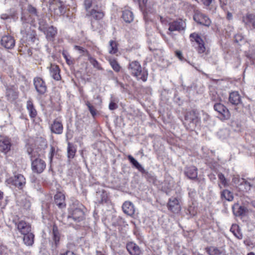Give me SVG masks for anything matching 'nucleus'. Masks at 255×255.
Here are the masks:
<instances>
[{"instance_id": "20e7f679", "label": "nucleus", "mask_w": 255, "mask_h": 255, "mask_svg": "<svg viewBox=\"0 0 255 255\" xmlns=\"http://www.w3.org/2000/svg\"><path fill=\"white\" fill-rule=\"evenodd\" d=\"M46 2L49 3V9H53L56 15H62L66 12V7L64 2L60 0H47Z\"/></svg>"}, {"instance_id": "7c9ffc66", "label": "nucleus", "mask_w": 255, "mask_h": 255, "mask_svg": "<svg viewBox=\"0 0 255 255\" xmlns=\"http://www.w3.org/2000/svg\"><path fill=\"white\" fill-rule=\"evenodd\" d=\"M84 4L86 10L90 8L95 7L97 4H101L100 0H84Z\"/></svg>"}, {"instance_id": "338daca9", "label": "nucleus", "mask_w": 255, "mask_h": 255, "mask_svg": "<svg viewBox=\"0 0 255 255\" xmlns=\"http://www.w3.org/2000/svg\"><path fill=\"white\" fill-rule=\"evenodd\" d=\"M176 57L182 61L184 60V58L180 51H176Z\"/></svg>"}, {"instance_id": "2f4dec72", "label": "nucleus", "mask_w": 255, "mask_h": 255, "mask_svg": "<svg viewBox=\"0 0 255 255\" xmlns=\"http://www.w3.org/2000/svg\"><path fill=\"white\" fill-rule=\"evenodd\" d=\"M221 198L222 199H225L228 201H231L234 199V196L233 193L229 190L225 189L221 193Z\"/></svg>"}, {"instance_id": "37998d69", "label": "nucleus", "mask_w": 255, "mask_h": 255, "mask_svg": "<svg viewBox=\"0 0 255 255\" xmlns=\"http://www.w3.org/2000/svg\"><path fill=\"white\" fill-rule=\"evenodd\" d=\"M239 226L235 225H233L230 229V231L234 234V235L239 239H242L243 235L239 231Z\"/></svg>"}, {"instance_id": "dca6fc26", "label": "nucleus", "mask_w": 255, "mask_h": 255, "mask_svg": "<svg viewBox=\"0 0 255 255\" xmlns=\"http://www.w3.org/2000/svg\"><path fill=\"white\" fill-rule=\"evenodd\" d=\"M10 140L8 137H3L0 139V151L6 154L11 148Z\"/></svg>"}, {"instance_id": "c85d7f7f", "label": "nucleus", "mask_w": 255, "mask_h": 255, "mask_svg": "<svg viewBox=\"0 0 255 255\" xmlns=\"http://www.w3.org/2000/svg\"><path fill=\"white\" fill-rule=\"evenodd\" d=\"M26 107L29 112L30 117L32 118H35L37 115V112L31 100H28L27 102Z\"/></svg>"}, {"instance_id": "412c9836", "label": "nucleus", "mask_w": 255, "mask_h": 255, "mask_svg": "<svg viewBox=\"0 0 255 255\" xmlns=\"http://www.w3.org/2000/svg\"><path fill=\"white\" fill-rule=\"evenodd\" d=\"M229 101L233 105H238L241 103V96L238 92H232L230 94Z\"/></svg>"}, {"instance_id": "6e6d98bb", "label": "nucleus", "mask_w": 255, "mask_h": 255, "mask_svg": "<svg viewBox=\"0 0 255 255\" xmlns=\"http://www.w3.org/2000/svg\"><path fill=\"white\" fill-rule=\"evenodd\" d=\"M27 10L30 14L38 17L39 15L37 14V9L34 7L32 5H29Z\"/></svg>"}, {"instance_id": "9b49d317", "label": "nucleus", "mask_w": 255, "mask_h": 255, "mask_svg": "<svg viewBox=\"0 0 255 255\" xmlns=\"http://www.w3.org/2000/svg\"><path fill=\"white\" fill-rule=\"evenodd\" d=\"M60 239V234L58 228L56 225H54L52 227V240L51 248L52 250H56L58 247Z\"/></svg>"}, {"instance_id": "f03ea898", "label": "nucleus", "mask_w": 255, "mask_h": 255, "mask_svg": "<svg viewBox=\"0 0 255 255\" xmlns=\"http://www.w3.org/2000/svg\"><path fill=\"white\" fill-rule=\"evenodd\" d=\"M200 123L199 114L195 111H191L186 114L183 124L187 129L193 130Z\"/></svg>"}, {"instance_id": "e433bc0d", "label": "nucleus", "mask_w": 255, "mask_h": 255, "mask_svg": "<svg viewBox=\"0 0 255 255\" xmlns=\"http://www.w3.org/2000/svg\"><path fill=\"white\" fill-rule=\"evenodd\" d=\"M109 44V53L111 54H116L118 51V44L117 42L114 40H111Z\"/></svg>"}, {"instance_id": "f704fd0d", "label": "nucleus", "mask_w": 255, "mask_h": 255, "mask_svg": "<svg viewBox=\"0 0 255 255\" xmlns=\"http://www.w3.org/2000/svg\"><path fill=\"white\" fill-rule=\"evenodd\" d=\"M255 186L253 184L246 181L245 179L244 182L242 183L241 185L240 186L239 189L243 192H248L250 190L251 187Z\"/></svg>"}, {"instance_id": "72a5a7b5", "label": "nucleus", "mask_w": 255, "mask_h": 255, "mask_svg": "<svg viewBox=\"0 0 255 255\" xmlns=\"http://www.w3.org/2000/svg\"><path fill=\"white\" fill-rule=\"evenodd\" d=\"M207 252L210 255H226L225 252L216 248L210 247L207 250Z\"/></svg>"}, {"instance_id": "8fccbe9b", "label": "nucleus", "mask_w": 255, "mask_h": 255, "mask_svg": "<svg viewBox=\"0 0 255 255\" xmlns=\"http://www.w3.org/2000/svg\"><path fill=\"white\" fill-rule=\"evenodd\" d=\"M244 178H240L239 176H234L232 179L233 183L238 188L241 185L243 182H244Z\"/></svg>"}, {"instance_id": "6ab92c4d", "label": "nucleus", "mask_w": 255, "mask_h": 255, "mask_svg": "<svg viewBox=\"0 0 255 255\" xmlns=\"http://www.w3.org/2000/svg\"><path fill=\"white\" fill-rule=\"evenodd\" d=\"M232 210L235 216L240 217L245 215L247 208L245 206H241L238 203H236L232 206Z\"/></svg>"}, {"instance_id": "3c124183", "label": "nucleus", "mask_w": 255, "mask_h": 255, "mask_svg": "<svg viewBox=\"0 0 255 255\" xmlns=\"http://www.w3.org/2000/svg\"><path fill=\"white\" fill-rule=\"evenodd\" d=\"M86 105L88 107V109L93 117L95 118V117L97 115V111L95 109V108L88 101L86 102Z\"/></svg>"}, {"instance_id": "4d7b16f0", "label": "nucleus", "mask_w": 255, "mask_h": 255, "mask_svg": "<svg viewBox=\"0 0 255 255\" xmlns=\"http://www.w3.org/2000/svg\"><path fill=\"white\" fill-rule=\"evenodd\" d=\"M188 195L189 196L192 198L194 199L196 196V191L193 188H189L188 189Z\"/></svg>"}, {"instance_id": "680f3d73", "label": "nucleus", "mask_w": 255, "mask_h": 255, "mask_svg": "<svg viewBox=\"0 0 255 255\" xmlns=\"http://www.w3.org/2000/svg\"><path fill=\"white\" fill-rule=\"evenodd\" d=\"M196 181H197L198 184H199V187H200L201 188V189H203V188L205 187V182L204 179H200V180L198 179H197Z\"/></svg>"}, {"instance_id": "ddd939ff", "label": "nucleus", "mask_w": 255, "mask_h": 255, "mask_svg": "<svg viewBox=\"0 0 255 255\" xmlns=\"http://www.w3.org/2000/svg\"><path fill=\"white\" fill-rule=\"evenodd\" d=\"M15 226L21 234H25L31 232L30 225L24 221L20 220L15 223Z\"/></svg>"}, {"instance_id": "9d476101", "label": "nucleus", "mask_w": 255, "mask_h": 255, "mask_svg": "<svg viewBox=\"0 0 255 255\" xmlns=\"http://www.w3.org/2000/svg\"><path fill=\"white\" fill-rule=\"evenodd\" d=\"M33 84L37 92L40 95L44 94L47 90V87L44 80L40 77H35Z\"/></svg>"}, {"instance_id": "4468645a", "label": "nucleus", "mask_w": 255, "mask_h": 255, "mask_svg": "<svg viewBox=\"0 0 255 255\" xmlns=\"http://www.w3.org/2000/svg\"><path fill=\"white\" fill-rule=\"evenodd\" d=\"M242 21L246 27L255 29V14L247 13L242 17Z\"/></svg>"}, {"instance_id": "864d4df0", "label": "nucleus", "mask_w": 255, "mask_h": 255, "mask_svg": "<svg viewBox=\"0 0 255 255\" xmlns=\"http://www.w3.org/2000/svg\"><path fill=\"white\" fill-rule=\"evenodd\" d=\"M211 99L216 103H220L221 101V97L216 92H214L211 94Z\"/></svg>"}, {"instance_id": "6e6552de", "label": "nucleus", "mask_w": 255, "mask_h": 255, "mask_svg": "<svg viewBox=\"0 0 255 255\" xmlns=\"http://www.w3.org/2000/svg\"><path fill=\"white\" fill-rule=\"evenodd\" d=\"M214 110L220 115L222 120H226L230 118V113L228 109L223 104L220 103H215L214 105Z\"/></svg>"}, {"instance_id": "1a4fd4ad", "label": "nucleus", "mask_w": 255, "mask_h": 255, "mask_svg": "<svg viewBox=\"0 0 255 255\" xmlns=\"http://www.w3.org/2000/svg\"><path fill=\"white\" fill-rule=\"evenodd\" d=\"M193 19L198 23L204 26H209L211 23V21L207 15L198 11L195 12Z\"/></svg>"}, {"instance_id": "aec40b11", "label": "nucleus", "mask_w": 255, "mask_h": 255, "mask_svg": "<svg viewBox=\"0 0 255 255\" xmlns=\"http://www.w3.org/2000/svg\"><path fill=\"white\" fill-rule=\"evenodd\" d=\"M124 212L127 215L132 216L135 212L133 204L129 201H126L122 206Z\"/></svg>"}, {"instance_id": "a878e982", "label": "nucleus", "mask_w": 255, "mask_h": 255, "mask_svg": "<svg viewBox=\"0 0 255 255\" xmlns=\"http://www.w3.org/2000/svg\"><path fill=\"white\" fill-rule=\"evenodd\" d=\"M23 235V241L26 246H32L34 243V235L31 232Z\"/></svg>"}, {"instance_id": "c03bdc74", "label": "nucleus", "mask_w": 255, "mask_h": 255, "mask_svg": "<svg viewBox=\"0 0 255 255\" xmlns=\"http://www.w3.org/2000/svg\"><path fill=\"white\" fill-rule=\"evenodd\" d=\"M88 60L93 65V67L99 70H103V68L101 67L100 64L95 58L89 55Z\"/></svg>"}, {"instance_id": "c756f323", "label": "nucleus", "mask_w": 255, "mask_h": 255, "mask_svg": "<svg viewBox=\"0 0 255 255\" xmlns=\"http://www.w3.org/2000/svg\"><path fill=\"white\" fill-rule=\"evenodd\" d=\"M122 17L125 22L130 23L133 19V15L131 11L125 10L123 12Z\"/></svg>"}, {"instance_id": "c9c22d12", "label": "nucleus", "mask_w": 255, "mask_h": 255, "mask_svg": "<svg viewBox=\"0 0 255 255\" xmlns=\"http://www.w3.org/2000/svg\"><path fill=\"white\" fill-rule=\"evenodd\" d=\"M190 38L192 42L195 41L197 44V45L199 44L201 42H203L204 41L203 38L196 33H192L190 34Z\"/></svg>"}, {"instance_id": "13d9d810", "label": "nucleus", "mask_w": 255, "mask_h": 255, "mask_svg": "<svg viewBox=\"0 0 255 255\" xmlns=\"http://www.w3.org/2000/svg\"><path fill=\"white\" fill-rule=\"evenodd\" d=\"M118 106L116 103H115L114 101H111L109 104V109L110 110H114L118 108Z\"/></svg>"}, {"instance_id": "bb28decb", "label": "nucleus", "mask_w": 255, "mask_h": 255, "mask_svg": "<svg viewBox=\"0 0 255 255\" xmlns=\"http://www.w3.org/2000/svg\"><path fill=\"white\" fill-rule=\"evenodd\" d=\"M57 30L56 28L53 26H50L47 27L46 32L44 33L46 35V38L49 40H53L54 37L56 35Z\"/></svg>"}, {"instance_id": "69168bd1", "label": "nucleus", "mask_w": 255, "mask_h": 255, "mask_svg": "<svg viewBox=\"0 0 255 255\" xmlns=\"http://www.w3.org/2000/svg\"><path fill=\"white\" fill-rule=\"evenodd\" d=\"M174 204H175V203H174L173 201L172 202H171L170 201L168 204V209L169 210L172 211L173 212V209L174 208Z\"/></svg>"}, {"instance_id": "58836bf2", "label": "nucleus", "mask_w": 255, "mask_h": 255, "mask_svg": "<svg viewBox=\"0 0 255 255\" xmlns=\"http://www.w3.org/2000/svg\"><path fill=\"white\" fill-rule=\"evenodd\" d=\"M186 27L185 22L181 19H176V31L184 32Z\"/></svg>"}, {"instance_id": "2eb2a0df", "label": "nucleus", "mask_w": 255, "mask_h": 255, "mask_svg": "<svg viewBox=\"0 0 255 255\" xmlns=\"http://www.w3.org/2000/svg\"><path fill=\"white\" fill-rule=\"evenodd\" d=\"M54 202L60 209L65 208L66 206L65 195L61 192H58L54 197Z\"/></svg>"}, {"instance_id": "f3484780", "label": "nucleus", "mask_w": 255, "mask_h": 255, "mask_svg": "<svg viewBox=\"0 0 255 255\" xmlns=\"http://www.w3.org/2000/svg\"><path fill=\"white\" fill-rule=\"evenodd\" d=\"M5 96L9 101H13L18 98V92L14 86L7 87Z\"/></svg>"}, {"instance_id": "cd10ccee", "label": "nucleus", "mask_w": 255, "mask_h": 255, "mask_svg": "<svg viewBox=\"0 0 255 255\" xmlns=\"http://www.w3.org/2000/svg\"><path fill=\"white\" fill-rule=\"evenodd\" d=\"M96 197L97 202L101 204L106 202L108 197L106 192L104 190H102L96 192Z\"/></svg>"}, {"instance_id": "603ef678", "label": "nucleus", "mask_w": 255, "mask_h": 255, "mask_svg": "<svg viewBox=\"0 0 255 255\" xmlns=\"http://www.w3.org/2000/svg\"><path fill=\"white\" fill-rule=\"evenodd\" d=\"M218 135L220 138L224 139L228 136L229 131L227 129H221L218 132Z\"/></svg>"}, {"instance_id": "5fc2aeb1", "label": "nucleus", "mask_w": 255, "mask_h": 255, "mask_svg": "<svg viewBox=\"0 0 255 255\" xmlns=\"http://www.w3.org/2000/svg\"><path fill=\"white\" fill-rule=\"evenodd\" d=\"M196 49L198 52L200 54L203 53L205 51L206 47L205 46L204 41H203V42H201L199 44H198Z\"/></svg>"}, {"instance_id": "b1692460", "label": "nucleus", "mask_w": 255, "mask_h": 255, "mask_svg": "<svg viewBox=\"0 0 255 255\" xmlns=\"http://www.w3.org/2000/svg\"><path fill=\"white\" fill-rule=\"evenodd\" d=\"M50 75L55 80L58 81L61 79L60 69L58 66L51 65L49 68Z\"/></svg>"}, {"instance_id": "49530a36", "label": "nucleus", "mask_w": 255, "mask_h": 255, "mask_svg": "<svg viewBox=\"0 0 255 255\" xmlns=\"http://www.w3.org/2000/svg\"><path fill=\"white\" fill-rule=\"evenodd\" d=\"M67 151L68 158H73L75 156L76 149L70 142L68 144Z\"/></svg>"}, {"instance_id": "423d86ee", "label": "nucleus", "mask_w": 255, "mask_h": 255, "mask_svg": "<svg viewBox=\"0 0 255 255\" xmlns=\"http://www.w3.org/2000/svg\"><path fill=\"white\" fill-rule=\"evenodd\" d=\"M86 11V16L91 17L96 20L102 19L105 15L104 12L102 9V4H97L95 7H92L91 10L89 9Z\"/></svg>"}, {"instance_id": "473e14b6", "label": "nucleus", "mask_w": 255, "mask_h": 255, "mask_svg": "<svg viewBox=\"0 0 255 255\" xmlns=\"http://www.w3.org/2000/svg\"><path fill=\"white\" fill-rule=\"evenodd\" d=\"M128 158L129 162L132 164V165L139 172H140L141 170L144 171V168L142 166V165L139 164V162L131 155H129L128 156Z\"/></svg>"}, {"instance_id": "4c0bfd02", "label": "nucleus", "mask_w": 255, "mask_h": 255, "mask_svg": "<svg viewBox=\"0 0 255 255\" xmlns=\"http://www.w3.org/2000/svg\"><path fill=\"white\" fill-rule=\"evenodd\" d=\"M109 62L113 69L115 72H119L120 71L121 67L115 59H110Z\"/></svg>"}, {"instance_id": "e2e57ef3", "label": "nucleus", "mask_w": 255, "mask_h": 255, "mask_svg": "<svg viewBox=\"0 0 255 255\" xmlns=\"http://www.w3.org/2000/svg\"><path fill=\"white\" fill-rule=\"evenodd\" d=\"M67 251H72L75 247V244L73 243H68L67 245Z\"/></svg>"}, {"instance_id": "79ce46f5", "label": "nucleus", "mask_w": 255, "mask_h": 255, "mask_svg": "<svg viewBox=\"0 0 255 255\" xmlns=\"http://www.w3.org/2000/svg\"><path fill=\"white\" fill-rule=\"evenodd\" d=\"M27 152L30 155L31 161L36 158H39V154L36 149H32L31 147H28Z\"/></svg>"}, {"instance_id": "0e129e2a", "label": "nucleus", "mask_w": 255, "mask_h": 255, "mask_svg": "<svg viewBox=\"0 0 255 255\" xmlns=\"http://www.w3.org/2000/svg\"><path fill=\"white\" fill-rule=\"evenodd\" d=\"M55 148L53 146H51V148H50V153H49V154H50V156H49V159H50V162L52 161V158H53V157L54 155V153H55Z\"/></svg>"}, {"instance_id": "4be33fe9", "label": "nucleus", "mask_w": 255, "mask_h": 255, "mask_svg": "<svg viewBox=\"0 0 255 255\" xmlns=\"http://www.w3.org/2000/svg\"><path fill=\"white\" fill-rule=\"evenodd\" d=\"M50 129L52 132L60 134L63 132V127L60 122L54 120L53 124L51 125Z\"/></svg>"}, {"instance_id": "393cba45", "label": "nucleus", "mask_w": 255, "mask_h": 255, "mask_svg": "<svg viewBox=\"0 0 255 255\" xmlns=\"http://www.w3.org/2000/svg\"><path fill=\"white\" fill-rule=\"evenodd\" d=\"M38 29L44 32H46V30L48 27V24L46 21L45 18L43 15H39L38 17Z\"/></svg>"}, {"instance_id": "774afa93", "label": "nucleus", "mask_w": 255, "mask_h": 255, "mask_svg": "<svg viewBox=\"0 0 255 255\" xmlns=\"http://www.w3.org/2000/svg\"><path fill=\"white\" fill-rule=\"evenodd\" d=\"M61 255H76V254L71 251H67L65 253L61 254Z\"/></svg>"}, {"instance_id": "a18cd8bd", "label": "nucleus", "mask_w": 255, "mask_h": 255, "mask_svg": "<svg viewBox=\"0 0 255 255\" xmlns=\"http://www.w3.org/2000/svg\"><path fill=\"white\" fill-rule=\"evenodd\" d=\"M166 26L168 27V31H167V34L173 38L174 35L173 32L175 31V21L170 22L168 23Z\"/></svg>"}, {"instance_id": "0eeeda50", "label": "nucleus", "mask_w": 255, "mask_h": 255, "mask_svg": "<svg viewBox=\"0 0 255 255\" xmlns=\"http://www.w3.org/2000/svg\"><path fill=\"white\" fill-rule=\"evenodd\" d=\"M46 168L45 162L41 158H36L31 161V169L33 172L40 174Z\"/></svg>"}, {"instance_id": "f257e3e1", "label": "nucleus", "mask_w": 255, "mask_h": 255, "mask_svg": "<svg viewBox=\"0 0 255 255\" xmlns=\"http://www.w3.org/2000/svg\"><path fill=\"white\" fill-rule=\"evenodd\" d=\"M128 69L133 76L135 77L137 80H141L143 82L147 80V72L142 69L141 65L137 61H133L129 63Z\"/></svg>"}, {"instance_id": "7ed1b4c3", "label": "nucleus", "mask_w": 255, "mask_h": 255, "mask_svg": "<svg viewBox=\"0 0 255 255\" xmlns=\"http://www.w3.org/2000/svg\"><path fill=\"white\" fill-rule=\"evenodd\" d=\"M7 182L17 188L22 190L26 184V180L24 176L21 174H15L12 177L7 179Z\"/></svg>"}, {"instance_id": "f8f14e48", "label": "nucleus", "mask_w": 255, "mask_h": 255, "mask_svg": "<svg viewBox=\"0 0 255 255\" xmlns=\"http://www.w3.org/2000/svg\"><path fill=\"white\" fill-rule=\"evenodd\" d=\"M1 44L5 48L11 49L15 45V40L12 36L4 35L1 37Z\"/></svg>"}, {"instance_id": "5701e85b", "label": "nucleus", "mask_w": 255, "mask_h": 255, "mask_svg": "<svg viewBox=\"0 0 255 255\" xmlns=\"http://www.w3.org/2000/svg\"><path fill=\"white\" fill-rule=\"evenodd\" d=\"M197 169L195 166L187 167L185 168L184 173L189 179H194L197 177Z\"/></svg>"}, {"instance_id": "ea45409f", "label": "nucleus", "mask_w": 255, "mask_h": 255, "mask_svg": "<svg viewBox=\"0 0 255 255\" xmlns=\"http://www.w3.org/2000/svg\"><path fill=\"white\" fill-rule=\"evenodd\" d=\"M37 39L36 33L35 31H30L26 33V40L32 43H34Z\"/></svg>"}, {"instance_id": "39448f33", "label": "nucleus", "mask_w": 255, "mask_h": 255, "mask_svg": "<svg viewBox=\"0 0 255 255\" xmlns=\"http://www.w3.org/2000/svg\"><path fill=\"white\" fill-rule=\"evenodd\" d=\"M84 218V212L80 207L70 208L68 216V219H72L74 222L79 223L83 221Z\"/></svg>"}, {"instance_id": "a19ab883", "label": "nucleus", "mask_w": 255, "mask_h": 255, "mask_svg": "<svg viewBox=\"0 0 255 255\" xmlns=\"http://www.w3.org/2000/svg\"><path fill=\"white\" fill-rule=\"evenodd\" d=\"M74 48L75 50L78 51L82 56H86L89 57V55H90L88 50L83 46L74 45Z\"/></svg>"}, {"instance_id": "09e8293b", "label": "nucleus", "mask_w": 255, "mask_h": 255, "mask_svg": "<svg viewBox=\"0 0 255 255\" xmlns=\"http://www.w3.org/2000/svg\"><path fill=\"white\" fill-rule=\"evenodd\" d=\"M218 177L219 180L220 181L221 184H222V185L224 187H227L228 186V183L227 180L225 178L224 175L223 173L219 172L218 174Z\"/></svg>"}, {"instance_id": "052dcab7", "label": "nucleus", "mask_w": 255, "mask_h": 255, "mask_svg": "<svg viewBox=\"0 0 255 255\" xmlns=\"http://www.w3.org/2000/svg\"><path fill=\"white\" fill-rule=\"evenodd\" d=\"M3 193L0 190V206L4 207L6 205V203L3 201Z\"/></svg>"}, {"instance_id": "de8ad7c7", "label": "nucleus", "mask_w": 255, "mask_h": 255, "mask_svg": "<svg viewBox=\"0 0 255 255\" xmlns=\"http://www.w3.org/2000/svg\"><path fill=\"white\" fill-rule=\"evenodd\" d=\"M140 172L142 174L143 177L146 178L149 182H151L154 180V177L151 173L147 171L144 169V171L141 170Z\"/></svg>"}, {"instance_id": "a211bd4d", "label": "nucleus", "mask_w": 255, "mask_h": 255, "mask_svg": "<svg viewBox=\"0 0 255 255\" xmlns=\"http://www.w3.org/2000/svg\"><path fill=\"white\" fill-rule=\"evenodd\" d=\"M126 248L130 255H140L141 253L139 247L133 242L127 243Z\"/></svg>"}, {"instance_id": "bf43d9fd", "label": "nucleus", "mask_w": 255, "mask_h": 255, "mask_svg": "<svg viewBox=\"0 0 255 255\" xmlns=\"http://www.w3.org/2000/svg\"><path fill=\"white\" fill-rule=\"evenodd\" d=\"M202 4L206 7H209L211 5L214 0H200Z\"/></svg>"}]
</instances>
